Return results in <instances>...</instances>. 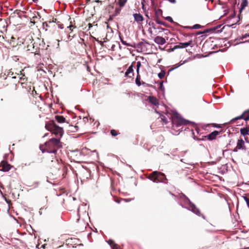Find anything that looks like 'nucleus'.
<instances>
[{
  "label": "nucleus",
  "mask_w": 249,
  "mask_h": 249,
  "mask_svg": "<svg viewBox=\"0 0 249 249\" xmlns=\"http://www.w3.org/2000/svg\"><path fill=\"white\" fill-rule=\"evenodd\" d=\"M213 127H216V128H220L221 127V126L220 124H213Z\"/></svg>",
  "instance_id": "nucleus-42"
},
{
  "label": "nucleus",
  "mask_w": 249,
  "mask_h": 249,
  "mask_svg": "<svg viewBox=\"0 0 249 249\" xmlns=\"http://www.w3.org/2000/svg\"><path fill=\"white\" fill-rule=\"evenodd\" d=\"M202 32H198V33H197V34H198V35H200V34H202Z\"/></svg>",
  "instance_id": "nucleus-46"
},
{
  "label": "nucleus",
  "mask_w": 249,
  "mask_h": 249,
  "mask_svg": "<svg viewBox=\"0 0 249 249\" xmlns=\"http://www.w3.org/2000/svg\"><path fill=\"white\" fill-rule=\"evenodd\" d=\"M141 66L142 65L140 61L137 62V73H139V70Z\"/></svg>",
  "instance_id": "nucleus-32"
},
{
  "label": "nucleus",
  "mask_w": 249,
  "mask_h": 249,
  "mask_svg": "<svg viewBox=\"0 0 249 249\" xmlns=\"http://www.w3.org/2000/svg\"><path fill=\"white\" fill-rule=\"evenodd\" d=\"M27 46L26 48L27 49V50L31 52L32 53H34V42H33V39H29V42H26Z\"/></svg>",
  "instance_id": "nucleus-14"
},
{
  "label": "nucleus",
  "mask_w": 249,
  "mask_h": 249,
  "mask_svg": "<svg viewBox=\"0 0 249 249\" xmlns=\"http://www.w3.org/2000/svg\"><path fill=\"white\" fill-rule=\"evenodd\" d=\"M243 119L246 121H249V109L245 111L243 113L237 117L232 119L230 122V124L233 123L235 121Z\"/></svg>",
  "instance_id": "nucleus-8"
},
{
  "label": "nucleus",
  "mask_w": 249,
  "mask_h": 249,
  "mask_svg": "<svg viewBox=\"0 0 249 249\" xmlns=\"http://www.w3.org/2000/svg\"><path fill=\"white\" fill-rule=\"evenodd\" d=\"M248 36H249V33L245 34V35H244L245 37H248Z\"/></svg>",
  "instance_id": "nucleus-43"
},
{
  "label": "nucleus",
  "mask_w": 249,
  "mask_h": 249,
  "mask_svg": "<svg viewBox=\"0 0 249 249\" xmlns=\"http://www.w3.org/2000/svg\"><path fill=\"white\" fill-rule=\"evenodd\" d=\"M172 123L177 126L185 124H187V121L179 117L178 114L176 113L174 115L172 118Z\"/></svg>",
  "instance_id": "nucleus-6"
},
{
  "label": "nucleus",
  "mask_w": 249,
  "mask_h": 249,
  "mask_svg": "<svg viewBox=\"0 0 249 249\" xmlns=\"http://www.w3.org/2000/svg\"><path fill=\"white\" fill-rule=\"evenodd\" d=\"M248 138H245V140L247 141Z\"/></svg>",
  "instance_id": "nucleus-50"
},
{
  "label": "nucleus",
  "mask_w": 249,
  "mask_h": 249,
  "mask_svg": "<svg viewBox=\"0 0 249 249\" xmlns=\"http://www.w3.org/2000/svg\"><path fill=\"white\" fill-rule=\"evenodd\" d=\"M116 201L117 203H119L120 202V200H116Z\"/></svg>",
  "instance_id": "nucleus-47"
},
{
  "label": "nucleus",
  "mask_w": 249,
  "mask_h": 249,
  "mask_svg": "<svg viewBox=\"0 0 249 249\" xmlns=\"http://www.w3.org/2000/svg\"><path fill=\"white\" fill-rule=\"evenodd\" d=\"M192 44V40H191L185 43H180V44L182 45L183 48H186L188 47V46L191 45Z\"/></svg>",
  "instance_id": "nucleus-25"
},
{
  "label": "nucleus",
  "mask_w": 249,
  "mask_h": 249,
  "mask_svg": "<svg viewBox=\"0 0 249 249\" xmlns=\"http://www.w3.org/2000/svg\"><path fill=\"white\" fill-rule=\"evenodd\" d=\"M120 38H121V41L122 43L124 45H126L127 46H132V45H130V44L127 43L126 42L124 41L121 37H120Z\"/></svg>",
  "instance_id": "nucleus-35"
},
{
  "label": "nucleus",
  "mask_w": 249,
  "mask_h": 249,
  "mask_svg": "<svg viewBox=\"0 0 249 249\" xmlns=\"http://www.w3.org/2000/svg\"><path fill=\"white\" fill-rule=\"evenodd\" d=\"M70 19L71 20L70 21V26L68 27V28H69L70 30L72 31L73 30V28H76V26H74V24H75V21L73 20V21H71V18H70Z\"/></svg>",
  "instance_id": "nucleus-24"
},
{
  "label": "nucleus",
  "mask_w": 249,
  "mask_h": 249,
  "mask_svg": "<svg viewBox=\"0 0 249 249\" xmlns=\"http://www.w3.org/2000/svg\"><path fill=\"white\" fill-rule=\"evenodd\" d=\"M69 126L70 127H71L70 130L72 132H75L78 130V129H77L78 127L77 126H73V125H69Z\"/></svg>",
  "instance_id": "nucleus-30"
},
{
  "label": "nucleus",
  "mask_w": 249,
  "mask_h": 249,
  "mask_svg": "<svg viewBox=\"0 0 249 249\" xmlns=\"http://www.w3.org/2000/svg\"><path fill=\"white\" fill-rule=\"evenodd\" d=\"M31 23H34L35 24V22L31 21Z\"/></svg>",
  "instance_id": "nucleus-51"
},
{
  "label": "nucleus",
  "mask_w": 249,
  "mask_h": 249,
  "mask_svg": "<svg viewBox=\"0 0 249 249\" xmlns=\"http://www.w3.org/2000/svg\"><path fill=\"white\" fill-rule=\"evenodd\" d=\"M155 20L156 21V22L158 24H161V25H164L165 27H166L167 26V24L163 22V21H162L161 20H160L159 19V18L157 17L156 18H155Z\"/></svg>",
  "instance_id": "nucleus-21"
},
{
  "label": "nucleus",
  "mask_w": 249,
  "mask_h": 249,
  "mask_svg": "<svg viewBox=\"0 0 249 249\" xmlns=\"http://www.w3.org/2000/svg\"><path fill=\"white\" fill-rule=\"evenodd\" d=\"M147 101L152 105L155 106H158L159 105V100L157 98L153 96H148Z\"/></svg>",
  "instance_id": "nucleus-12"
},
{
  "label": "nucleus",
  "mask_w": 249,
  "mask_h": 249,
  "mask_svg": "<svg viewBox=\"0 0 249 249\" xmlns=\"http://www.w3.org/2000/svg\"><path fill=\"white\" fill-rule=\"evenodd\" d=\"M110 133H111V135L114 137L116 136L117 135H118L119 134L118 132H117L114 129L111 130Z\"/></svg>",
  "instance_id": "nucleus-31"
},
{
  "label": "nucleus",
  "mask_w": 249,
  "mask_h": 249,
  "mask_svg": "<svg viewBox=\"0 0 249 249\" xmlns=\"http://www.w3.org/2000/svg\"><path fill=\"white\" fill-rule=\"evenodd\" d=\"M73 240V239H71V240ZM73 240H76V239H73Z\"/></svg>",
  "instance_id": "nucleus-48"
},
{
  "label": "nucleus",
  "mask_w": 249,
  "mask_h": 249,
  "mask_svg": "<svg viewBox=\"0 0 249 249\" xmlns=\"http://www.w3.org/2000/svg\"><path fill=\"white\" fill-rule=\"evenodd\" d=\"M181 48H183V47H182V45H180V43H179L178 45H175L173 48H172L171 49V51H174L175 49H181Z\"/></svg>",
  "instance_id": "nucleus-29"
},
{
  "label": "nucleus",
  "mask_w": 249,
  "mask_h": 249,
  "mask_svg": "<svg viewBox=\"0 0 249 249\" xmlns=\"http://www.w3.org/2000/svg\"><path fill=\"white\" fill-rule=\"evenodd\" d=\"M135 62H133L132 64L129 67L128 69L126 70V71L125 72V76L128 77H132V76L134 75L133 73V63H135Z\"/></svg>",
  "instance_id": "nucleus-13"
},
{
  "label": "nucleus",
  "mask_w": 249,
  "mask_h": 249,
  "mask_svg": "<svg viewBox=\"0 0 249 249\" xmlns=\"http://www.w3.org/2000/svg\"><path fill=\"white\" fill-rule=\"evenodd\" d=\"M154 42L159 45H163L166 43L165 39L160 36H157L154 38Z\"/></svg>",
  "instance_id": "nucleus-15"
},
{
  "label": "nucleus",
  "mask_w": 249,
  "mask_h": 249,
  "mask_svg": "<svg viewBox=\"0 0 249 249\" xmlns=\"http://www.w3.org/2000/svg\"><path fill=\"white\" fill-rule=\"evenodd\" d=\"M62 146L59 139L52 138L46 142L44 144L40 145V149L43 153H55L57 150Z\"/></svg>",
  "instance_id": "nucleus-1"
},
{
  "label": "nucleus",
  "mask_w": 249,
  "mask_h": 249,
  "mask_svg": "<svg viewBox=\"0 0 249 249\" xmlns=\"http://www.w3.org/2000/svg\"><path fill=\"white\" fill-rule=\"evenodd\" d=\"M55 119L59 123H63L66 122L65 118H64L63 116L58 115H55ZM67 123H68V122H67Z\"/></svg>",
  "instance_id": "nucleus-19"
},
{
  "label": "nucleus",
  "mask_w": 249,
  "mask_h": 249,
  "mask_svg": "<svg viewBox=\"0 0 249 249\" xmlns=\"http://www.w3.org/2000/svg\"><path fill=\"white\" fill-rule=\"evenodd\" d=\"M162 13V11L161 9H159L158 10H156L155 11V14H156L155 18H156L157 17H159V16L160 15H161Z\"/></svg>",
  "instance_id": "nucleus-28"
},
{
  "label": "nucleus",
  "mask_w": 249,
  "mask_h": 249,
  "mask_svg": "<svg viewBox=\"0 0 249 249\" xmlns=\"http://www.w3.org/2000/svg\"><path fill=\"white\" fill-rule=\"evenodd\" d=\"M46 129L55 135L57 139L62 137L64 133L63 128L57 125L54 120H50L46 123Z\"/></svg>",
  "instance_id": "nucleus-2"
},
{
  "label": "nucleus",
  "mask_w": 249,
  "mask_h": 249,
  "mask_svg": "<svg viewBox=\"0 0 249 249\" xmlns=\"http://www.w3.org/2000/svg\"><path fill=\"white\" fill-rule=\"evenodd\" d=\"M248 5V0H242V2L240 5V8L239 9V14L238 15L239 17L240 18V16L241 15V13L243 11V10L245 9L246 7H247Z\"/></svg>",
  "instance_id": "nucleus-17"
},
{
  "label": "nucleus",
  "mask_w": 249,
  "mask_h": 249,
  "mask_svg": "<svg viewBox=\"0 0 249 249\" xmlns=\"http://www.w3.org/2000/svg\"><path fill=\"white\" fill-rule=\"evenodd\" d=\"M134 20L138 23L142 22L144 20V18L140 14L135 13L133 14Z\"/></svg>",
  "instance_id": "nucleus-18"
},
{
  "label": "nucleus",
  "mask_w": 249,
  "mask_h": 249,
  "mask_svg": "<svg viewBox=\"0 0 249 249\" xmlns=\"http://www.w3.org/2000/svg\"><path fill=\"white\" fill-rule=\"evenodd\" d=\"M127 0H119V4L121 7L124 6Z\"/></svg>",
  "instance_id": "nucleus-27"
},
{
  "label": "nucleus",
  "mask_w": 249,
  "mask_h": 249,
  "mask_svg": "<svg viewBox=\"0 0 249 249\" xmlns=\"http://www.w3.org/2000/svg\"><path fill=\"white\" fill-rule=\"evenodd\" d=\"M121 9L120 8H116L115 10V16L120 14Z\"/></svg>",
  "instance_id": "nucleus-34"
},
{
  "label": "nucleus",
  "mask_w": 249,
  "mask_h": 249,
  "mask_svg": "<svg viewBox=\"0 0 249 249\" xmlns=\"http://www.w3.org/2000/svg\"><path fill=\"white\" fill-rule=\"evenodd\" d=\"M165 74V73L164 71H161V72L158 74V76L160 79H162L164 77Z\"/></svg>",
  "instance_id": "nucleus-33"
},
{
  "label": "nucleus",
  "mask_w": 249,
  "mask_h": 249,
  "mask_svg": "<svg viewBox=\"0 0 249 249\" xmlns=\"http://www.w3.org/2000/svg\"><path fill=\"white\" fill-rule=\"evenodd\" d=\"M239 150H246L245 143L243 139L240 137L238 140L236 146L233 150V152H237Z\"/></svg>",
  "instance_id": "nucleus-7"
},
{
  "label": "nucleus",
  "mask_w": 249,
  "mask_h": 249,
  "mask_svg": "<svg viewBox=\"0 0 249 249\" xmlns=\"http://www.w3.org/2000/svg\"><path fill=\"white\" fill-rule=\"evenodd\" d=\"M108 243L111 246V248L113 247L114 244H116L112 240H109L108 241Z\"/></svg>",
  "instance_id": "nucleus-37"
},
{
  "label": "nucleus",
  "mask_w": 249,
  "mask_h": 249,
  "mask_svg": "<svg viewBox=\"0 0 249 249\" xmlns=\"http://www.w3.org/2000/svg\"><path fill=\"white\" fill-rule=\"evenodd\" d=\"M165 19L168 21L169 22L171 23L174 22V21L172 19V18L171 17H167L165 18Z\"/></svg>",
  "instance_id": "nucleus-38"
},
{
  "label": "nucleus",
  "mask_w": 249,
  "mask_h": 249,
  "mask_svg": "<svg viewBox=\"0 0 249 249\" xmlns=\"http://www.w3.org/2000/svg\"><path fill=\"white\" fill-rule=\"evenodd\" d=\"M244 199L247 204L248 206L249 207V198L247 197H245Z\"/></svg>",
  "instance_id": "nucleus-41"
},
{
  "label": "nucleus",
  "mask_w": 249,
  "mask_h": 249,
  "mask_svg": "<svg viewBox=\"0 0 249 249\" xmlns=\"http://www.w3.org/2000/svg\"><path fill=\"white\" fill-rule=\"evenodd\" d=\"M33 1L34 2H36L38 0H33Z\"/></svg>",
  "instance_id": "nucleus-45"
},
{
  "label": "nucleus",
  "mask_w": 249,
  "mask_h": 249,
  "mask_svg": "<svg viewBox=\"0 0 249 249\" xmlns=\"http://www.w3.org/2000/svg\"><path fill=\"white\" fill-rule=\"evenodd\" d=\"M23 70H22L19 71L20 73H17L20 80L18 82H20L21 85H23L27 81V77L25 75L24 73H23Z\"/></svg>",
  "instance_id": "nucleus-11"
},
{
  "label": "nucleus",
  "mask_w": 249,
  "mask_h": 249,
  "mask_svg": "<svg viewBox=\"0 0 249 249\" xmlns=\"http://www.w3.org/2000/svg\"><path fill=\"white\" fill-rule=\"evenodd\" d=\"M93 31H96L97 29V23H96V22H93Z\"/></svg>",
  "instance_id": "nucleus-36"
},
{
  "label": "nucleus",
  "mask_w": 249,
  "mask_h": 249,
  "mask_svg": "<svg viewBox=\"0 0 249 249\" xmlns=\"http://www.w3.org/2000/svg\"><path fill=\"white\" fill-rule=\"evenodd\" d=\"M147 178L150 180L156 183H166L165 181L167 180L165 174L159 171L152 172L148 175Z\"/></svg>",
  "instance_id": "nucleus-3"
},
{
  "label": "nucleus",
  "mask_w": 249,
  "mask_h": 249,
  "mask_svg": "<svg viewBox=\"0 0 249 249\" xmlns=\"http://www.w3.org/2000/svg\"><path fill=\"white\" fill-rule=\"evenodd\" d=\"M55 160L57 163V166L56 168H57L58 170H59L61 168H62L63 170H64L65 166H64V165H63L61 163H60L58 161V159H56Z\"/></svg>",
  "instance_id": "nucleus-23"
},
{
  "label": "nucleus",
  "mask_w": 249,
  "mask_h": 249,
  "mask_svg": "<svg viewBox=\"0 0 249 249\" xmlns=\"http://www.w3.org/2000/svg\"><path fill=\"white\" fill-rule=\"evenodd\" d=\"M187 28H189V29H199V28H201V26L199 24H196L195 25H194L193 27H190V26H187L186 27Z\"/></svg>",
  "instance_id": "nucleus-26"
},
{
  "label": "nucleus",
  "mask_w": 249,
  "mask_h": 249,
  "mask_svg": "<svg viewBox=\"0 0 249 249\" xmlns=\"http://www.w3.org/2000/svg\"><path fill=\"white\" fill-rule=\"evenodd\" d=\"M34 46H35L34 53L38 52L40 49L43 50L45 47V43L43 39L37 38L36 40L33 39Z\"/></svg>",
  "instance_id": "nucleus-5"
},
{
  "label": "nucleus",
  "mask_w": 249,
  "mask_h": 249,
  "mask_svg": "<svg viewBox=\"0 0 249 249\" xmlns=\"http://www.w3.org/2000/svg\"><path fill=\"white\" fill-rule=\"evenodd\" d=\"M190 210L196 214L199 215L200 212L199 210L193 203L190 202Z\"/></svg>",
  "instance_id": "nucleus-16"
},
{
  "label": "nucleus",
  "mask_w": 249,
  "mask_h": 249,
  "mask_svg": "<svg viewBox=\"0 0 249 249\" xmlns=\"http://www.w3.org/2000/svg\"><path fill=\"white\" fill-rule=\"evenodd\" d=\"M137 73V77L136 78L135 82H136V85L138 86H140L141 85V81H140L141 76H140L139 73Z\"/></svg>",
  "instance_id": "nucleus-22"
},
{
  "label": "nucleus",
  "mask_w": 249,
  "mask_h": 249,
  "mask_svg": "<svg viewBox=\"0 0 249 249\" xmlns=\"http://www.w3.org/2000/svg\"><path fill=\"white\" fill-rule=\"evenodd\" d=\"M111 248L112 249H119V247L117 244H114Z\"/></svg>",
  "instance_id": "nucleus-40"
},
{
  "label": "nucleus",
  "mask_w": 249,
  "mask_h": 249,
  "mask_svg": "<svg viewBox=\"0 0 249 249\" xmlns=\"http://www.w3.org/2000/svg\"><path fill=\"white\" fill-rule=\"evenodd\" d=\"M54 20L55 21L53 20V21L50 20L43 22V28L51 34H54L56 32H57L59 25L56 23V19L55 18Z\"/></svg>",
  "instance_id": "nucleus-4"
},
{
  "label": "nucleus",
  "mask_w": 249,
  "mask_h": 249,
  "mask_svg": "<svg viewBox=\"0 0 249 249\" xmlns=\"http://www.w3.org/2000/svg\"><path fill=\"white\" fill-rule=\"evenodd\" d=\"M249 132V124H248V126H246V127H244V128L240 129V133L243 136H245V135L248 134Z\"/></svg>",
  "instance_id": "nucleus-20"
},
{
  "label": "nucleus",
  "mask_w": 249,
  "mask_h": 249,
  "mask_svg": "<svg viewBox=\"0 0 249 249\" xmlns=\"http://www.w3.org/2000/svg\"><path fill=\"white\" fill-rule=\"evenodd\" d=\"M16 78V76L12 77V78Z\"/></svg>",
  "instance_id": "nucleus-49"
},
{
  "label": "nucleus",
  "mask_w": 249,
  "mask_h": 249,
  "mask_svg": "<svg viewBox=\"0 0 249 249\" xmlns=\"http://www.w3.org/2000/svg\"><path fill=\"white\" fill-rule=\"evenodd\" d=\"M222 132V131H218L215 130L210 133L209 135L204 136V138L209 141H212L213 140H214L216 138V137L220 133H221Z\"/></svg>",
  "instance_id": "nucleus-10"
},
{
  "label": "nucleus",
  "mask_w": 249,
  "mask_h": 249,
  "mask_svg": "<svg viewBox=\"0 0 249 249\" xmlns=\"http://www.w3.org/2000/svg\"><path fill=\"white\" fill-rule=\"evenodd\" d=\"M13 166L6 160H2L0 163V171L8 172Z\"/></svg>",
  "instance_id": "nucleus-9"
},
{
  "label": "nucleus",
  "mask_w": 249,
  "mask_h": 249,
  "mask_svg": "<svg viewBox=\"0 0 249 249\" xmlns=\"http://www.w3.org/2000/svg\"><path fill=\"white\" fill-rule=\"evenodd\" d=\"M246 123H247V126H248V124H249V121H246Z\"/></svg>",
  "instance_id": "nucleus-44"
},
{
  "label": "nucleus",
  "mask_w": 249,
  "mask_h": 249,
  "mask_svg": "<svg viewBox=\"0 0 249 249\" xmlns=\"http://www.w3.org/2000/svg\"><path fill=\"white\" fill-rule=\"evenodd\" d=\"M93 23H89L88 26V30H91L92 29L93 26Z\"/></svg>",
  "instance_id": "nucleus-39"
}]
</instances>
